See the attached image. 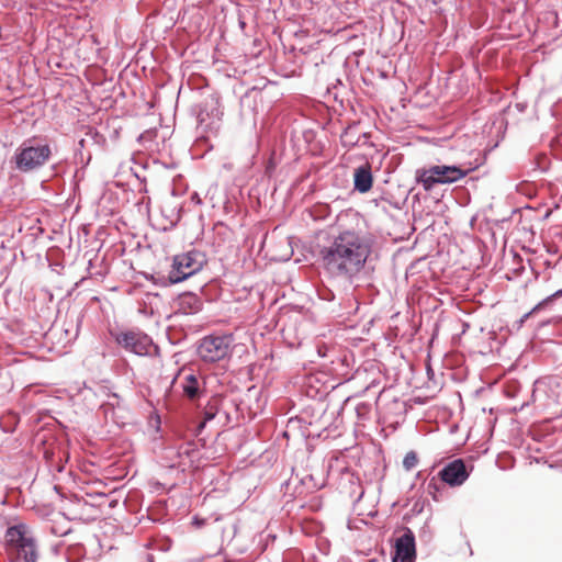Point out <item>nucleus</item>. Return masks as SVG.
Instances as JSON below:
<instances>
[{
    "label": "nucleus",
    "mask_w": 562,
    "mask_h": 562,
    "mask_svg": "<svg viewBox=\"0 0 562 562\" xmlns=\"http://www.w3.org/2000/svg\"><path fill=\"white\" fill-rule=\"evenodd\" d=\"M371 255L370 241L353 231H344L328 244L318 247V261L324 272L352 283Z\"/></svg>",
    "instance_id": "nucleus-1"
},
{
    "label": "nucleus",
    "mask_w": 562,
    "mask_h": 562,
    "mask_svg": "<svg viewBox=\"0 0 562 562\" xmlns=\"http://www.w3.org/2000/svg\"><path fill=\"white\" fill-rule=\"evenodd\" d=\"M52 156L50 146L47 143L32 137L22 142L15 149L13 161L15 168L23 173L33 172L45 166Z\"/></svg>",
    "instance_id": "nucleus-2"
},
{
    "label": "nucleus",
    "mask_w": 562,
    "mask_h": 562,
    "mask_svg": "<svg viewBox=\"0 0 562 562\" xmlns=\"http://www.w3.org/2000/svg\"><path fill=\"white\" fill-rule=\"evenodd\" d=\"M5 540L16 559L23 562H37L38 547L32 530L25 524L11 526L5 531Z\"/></svg>",
    "instance_id": "nucleus-3"
},
{
    "label": "nucleus",
    "mask_w": 562,
    "mask_h": 562,
    "mask_svg": "<svg viewBox=\"0 0 562 562\" xmlns=\"http://www.w3.org/2000/svg\"><path fill=\"white\" fill-rule=\"evenodd\" d=\"M472 168H462L456 165H435L427 169L417 170L416 179L426 191H430L436 184H450L463 179Z\"/></svg>",
    "instance_id": "nucleus-4"
},
{
    "label": "nucleus",
    "mask_w": 562,
    "mask_h": 562,
    "mask_svg": "<svg viewBox=\"0 0 562 562\" xmlns=\"http://www.w3.org/2000/svg\"><path fill=\"white\" fill-rule=\"evenodd\" d=\"M254 531L246 526L232 524L223 530V542L233 554L243 557V562H252V549L256 539H252Z\"/></svg>",
    "instance_id": "nucleus-5"
},
{
    "label": "nucleus",
    "mask_w": 562,
    "mask_h": 562,
    "mask_svg": "<svg viewBox=\"0 0 562 562\" xmlns=\"http://www.w3.org/2000/svg\"><path fill=\"white\" fill-rule=\"evenodd\" d=\"M205 262L204 254L198 250L176 255L172 260V269L169 272L170 283L176 284L184 281L202 270Z\"/></svg>",
    "instance_id": "nucleus-6"
},
{
    "label": "nucleus",
    "mask_w": 562,
    "mask_h": 562,
    "mask_svg": "<svg viewBox=\"0 0 562 562\" xmlns=\"http://www.w3.org/2000/svg\"><path fill=\"white\" fill-rule=\"evenodd\" d=\"M116 344L127 352L139 357H150L158 353V347L151 337L140 330H125L115 335Z\"/></svg>",
    "instance_id": "nucleus-7"
},
{
    "label": "nucleus",
    "mask_w": 562,
    "mask_h": 562,
    "mask_svg": "<svg viewBox=\"0 0 562 562\" xmlns=\"http://www.w3.org/2000/svg\"><path fill=\"white\" fill-rule=\"evenodd\" d=\"M232 342V335H209L198 346V355L204 362L221 361L231 353Z\"/></svg>",
    "instance_id": "nucleus-8"
},
{
    "label": "nucleus",
    "mask_w": 562,
    "mask_h": 562,
    "mask_svg": "<svg viewBox=\"0 0 562 562\" xmlns=\"http://www.w3.org/2000/svg\"><path fill=\"white\" fill-rule=\"evenodd\" d=\"M222 115L218 98L210 95L201 103L198 114L199 125L205 131L214 130L218 126Z\"/></svg>",
    "instance_id": "nucleus-9"
},
{
    "label": "nucleus",
    "mask_w": 562,
    "mask_h": 562,
    "mask_svg": "<svg viewBox=\"0 0 562 562\" xmlns=\"http://www.w3.org/2000/svg\"><path fill=\"white\" fill-rule=\"evenodd\" d=\"M415 535L409 528H405L404 533L395 541V554L392 562H415Z\"/></svg>",
    "instance_id": "nucleus-10"
},
{
    "label": "nucleus",
    "mask_w": 562,
    "mask_h": 562,
    "mask_svg": "<svg viewBox=\"0 0 562 562\" xmlns=\"http://www.w3.org/2000/svg\"><path fill=\"white\" fill-rule=\"evenodd\" d=\"M440 480L450 486H460L469 477L464 461L462 459H456L449 462L439 472Z\"/></svg>",
    "instance_id": "nucleus-11"
},
{
    "label": "nucleus",
    "mask_w": 562,
    "mask_h": 562,
    "mask_svg": "<svg viewBox=\"0 0 562 562\" xmlns=\"http://www.w3.org/2000/svg\"><path fill=\"white\" fill-rule=\"evenodd\" d=\"M205 385V381L199 379L198 375L193 373L186 375L181 382L182 392L191 402H195L204 396L206 391Z\"/></svg>",
    "instance_id": "nucleus-12"
},
{
    "label": "nucleus",
    "mask_w": 562,
    "mask_h": 562,
    "mask_svg": "<svg viewBox=\"0 0 562 562\" xmlns=\"http://www.w3.org/2000/svg\"><path fill=\"white\" fill-rule=\"evenodd\" d=\"M201 299L191 292L182 293L177 300V311L184 315L196 314L202 310Z\"/></svg>",
    "instance_id": "nucleus-13"
},
{
    "label": "nucleus",
    "mask_w": 562,
    "mask_h": 562,
    "mask_svg": "<svg viewBox=\"0 0 562 562\" xmlns=\"http://www.w3.org/2000/svg\"><path fill=\"white\" fill-rule=\"evenodd\" d=\"M373 177L370 165L366 164L355 169L353 188L360 193H366L372 188Z\"/></svg>",
    "instance_id": "nucleus-14"
},
{
    "label": "nucleus",
    "mask_w": 562,
    "mask_h": 562,
    "mask_svg": "<svg viewBox=\"0 0 562 562\" xmlns=\"http://www.w3.org/2000/svg\"><path fill=\"white\" fill-rule=\"evenodd\" d=\"M252 539H256L252 549V561H255L269 548L271 543L276 541L277 536L271 530L265 529L261 531H254Z\"/></svg>",
    "instance_id": "nucleus-15"
},
{
    "label": "nucleus",
    "mask_w": 562,
    "mask_h": 562,
    "mask_svg": "<svg viewBox=\"0 0 562 562\" xmlns=\"http://www.w3.org/2000/svg\"><path fill=\"white\" fill-rule=\"evenodd\" d=\"M562 296V289L555 291L554 293L550 294L549 296L541 300L538 304H536L528 313L524 314L520 319L517 322L518 328H520L524 323L536 312L544 308L549 304H551L555 299H559Z\"/></svg>",
    "instance_id": "nucleus-16"
},
{
    "label": "nucleus",
    "mask_w": 562,
    "mask_h": 562,
    "mask_svg": "<svg viewBox=\"0 0 562 562\" xmlns=\"http://www.w3.org/2000/svg\"><path fill=\"white\" fill-rule=\"evenodd\" d=\"M353 131H355V126H352V125L348 126L344 131V133L341 135V144L344 147L352 148L360 143L361 137H363V138L368 137L367 133H363L362 135H359L356 137V135L353 134Z\"/></svg>",
    "instance_id": "nucleus-17"
},
{
    "label": "nucleus",
    "mask_w": 562,
    "mask_h": 562,
    "mask_svg": "<svg viewBox=\"0 0 562 562\" xmlns=\"http://www.w3.org/2000/svg\"><path fill=\"white\" fill-rule=\"evenodd\" d=\"M418 463V457L415 451H409L405 454L403 459V468L406 471L413 470Z\"/></svg>",
    "instance_id": "nucleus-18"
},
{
    "label": "nucleus",
    "mask_w": 562,
    "mask_h": 562,
    "mask_svg": "<svg viewBox=\"0 0 562 562\" xmlns=\"http://www.w3.org/2000/svg\"><path fill=\"white\" fill-rule=\"evenodd\" d=\"M121 406V397L116 393H112L109 396V401L104 404H102V408L104 409L105 415H108V408L109 407H120Z\"/></svg>",
    "instance_id": "nucleus-19"
},
{
    "label": "nucleus",
    "mask_w": 562,
    "mask_h": 562,
    "mask_svg": "<svg viewBox=\"0 0 562 562\" xmlns=\"http://www.w3.org/2000/svg\"><path fill=\"white\" fill-rule=\"evenodd\" d=\"M426 491L429 495L432 496V498L435 501H437V493L440 491V483L437 481L436 477H432L428 484H427V487H426Z\"/></svg>",
    "instance_id": "nucleus-20"
},
{
    "label": "nucleus",
    "mask_w": 562,
    "mask_h": 562,
    "mask_svg": "<svg viewBox=\"0 0 562 562\" xmlns=\"http://www.w3.org/2000/svg\"><path fill=\"white\" fill-rule=\"evenodd\" d=\"M312 482H313V475H306L304 479H302V483L307 485V488H319L322 486L316 483L310 484Z\"/></svg>",
    "instance_id": "nucleus-21"
},
{
    "label": "nucleus",
    "mask_w": 562,
    "mask_h": 562,
    "mask_svg": "<svg viewBox=\"0 0 562 562\" xmlns=\"http://www.w3.org/2000/svg\"><path fill=\"white\" fill-rule=\"evenodd\" d=\"M214 417H215V413H214V412H212V411H206V412L204 413V419H205V422H210V420H212Z\"/></svg>",
    "instance_id": "nucleus-22"
},
{
    "label": "nucleus",
    "mask_w": 562,
    "mask_h": 562,
    "mask_svg": "<svg viewBox=\"0 0 562 562\" xmlns=\"http://www.w3.org/2000/svg\"><path fill=\"white\" fill-rule=\"evenodd\" d=\"M191 201L194 202L195 204H199V205L202 204V200H201L200 195L196 192H194L191 195Z\"/></svg>",
    "instance_id": "nucleus-23"
},
{
    "label": "nucleus",
    "mask_w": 562,
    "mask_h": 562,
    "mask_svg": "<svg viewBox=\"0 0 562 562\" xmlns=\"http://www.w3.org/2000/svg\"><path fill=\"white\" fill-rule=\"evenodd\" d=\"M189 453H190L189 447H187L184 449L181 448L179 451V456H182V454L189 456Z\"/></svg>",
    "instance_id": "nucleus-24"
},
{
    "label": "nucleus",
    "mask_w": 562,
    "mask_h": 562,
    "mask_svg": "<svg viewBox=\"0 0 562 562\" xmlns=\"http://www.w3.org/2000/svg\"><path fill=\"white\" fill-rule=\"evenodd\" d=\"M334 299V295L331 294V297H327L325 295H323V300H333Z\"/></svg>",
    "instance_id": "nucleus-25"
}]
</instances>
